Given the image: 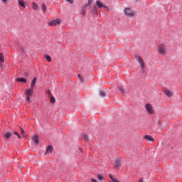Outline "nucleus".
Listing matches in <instances>:
<instances>
[{
    "mask_svg": "<svg viewBox=\"0 0 182 182\" xmlns=\"http://www.w3.org/2000/svg\"><path fill=\"white\" fill-rule=\"evenodd\" d=\"M32 9H34L35 11H39V6L38 4L35 2H33V6Z\"/></svg>",
    "mask_w": 182,
    "mask_h": 182,
    "instance_id": "obj_16",
    "label": "nucleus"
},
{
    "mask_svg": "<svg viewBox=\"0 0 182 182\" xmlns=\"http://www.w3.org/2000/svg\"><path fill=\"white\" fill-rule=\"evenodd\" d=\"M11 136H12V132H7L6 134H4V137L6 139H10Z\"/></svg>",
    "mask_w": 182,
    "mask_h": 182,
    "instance_id": "obj_17",
    "label": "nucleus"
},
{
    "mask_svg": "<svg viewBox=\"0 0 182 182\" xmlns=\"http://www.w3.org/2000/svg\"><path fill=\"white\" fill-rule=\"evenodd\" d=\"M85 9H83V6H82V10H81L82 14H85Z\"/></svg>",
    "mask_w": 182,
    "mask_h": 182,
    "instance_id": "obj_31",
    "label": "nucleus"
},
{
    "mask_svg": "<svg viewBox=\"0 0 182 182\" xmlns=\"http://www.w3.org/2000/svg\"><path fill=\"white\" fill-rule=\"evenodd\" d=\"M60 23V19L57 18L55 20H53L52 21H50L48 24L50 26H56V25H59Z\"/></svg>",
    "mask_w": 182,
    "mask_h": 182,
    "instance_id": "obj_7",
    "label": "nucleus"
},
{
    "mask_svg": "<svg viewBox=\"0 0 182 182\" xmlns=\"http://www.w3.org/2000/svg\"><path fill=\"white\" fill-rule=\"evenodd\" d=\"M99 95L101 97H105V96H106V92H105V91L100 90L99 92Z\"/></svg>",
    "mask_w": 182,
    "mask_h": 182,
    "instance_id": "obj_21",
    "label": "nucleus"
},
{
    "mask_svg": "<svg viewBox=\"0 0 182 182\" xmlns=\"http://www.w3.org/2000/svg\"><path fill=\"white\" fill-rule=\"evenodd\" d=\"M78 77H79L80 82H82V83H83V82H84L83 77L80 75H78Z\"/></svg>",
    "mask_w": 182,
    "mask_h": 182,
    "instance_id": "obj_27",
    "label": "nucleus"
},
{
    "mask_svg": "<svg viewBox=\"0 0 182 182\" xmlns=\"http://www.w3.org/2000/svg\"><path fill=\"white\" fill-rule=\"evenodd\" d=\"M124 14L126 16H129V18H134V16L137 15V13L132 10V8L130 7H126L124 9Z\"/></svg>",
    "mask_w": 182,
    "mask_h": 182,
    "instance_id": "obj_1",
    "label": "nucleus"
},
{
    "mask_svg": "<svg viewBox=\"0 0 182 182\" xmlns=\"http://www.w3.org/2000/svg\"><path fill=\"white\" fill-rule=\"evenodd\" d=\"M120 163H122V159L118 158L114 161V166L115 167H120Z\"/></svg>",
    "mask_w": 182,
    "mask_h": 182,
    "instance_id": "obj_10",
    "label": "nucleus"
},
{
    "mask_svg": "<svg viewBox=\"0 0 182 182\" xmlns=\"http://www.w3.org/2000/svg\"><path fill=\"white\" fill-rule=\"evenodd\" d=\"M79 150H80V151H82V148H79Z\"/></svg>",
    "mask_w": 182,
    "mask_h": 182,
    "instance_id": "obj_36",
    "label": "nucleus"
},
{
    "mask_svg": "<svg viewBox=\"0 0 182 182\" xmlns=\"http://www.w3.org/2000/svg\"><path fill=\"white\" fill-rule=\"evenodd\" d=\"M96 5L97 8H104V9H109V6H106L105 4L102 3L100 1H96Z\"/></svg>",
    "mask_w": 182,
    "mask_h": 182,
    "instance_id": "obj_6",
    "label": "nucleus"
},
{
    "mask_svg": "<svg viewBox=\"0 0 182 182\" xmlns=\"http://www.w3.org/2000/svg\"><path fill=\"white\" fill-rule=\"evenodd\" d=\"M23 137H26V135L25 134H22Z\"/></svg>",
    "mask_w": 182,
    "mask_h": 182,
    "instance_id": "obj_34",
    "label": "nucleus"
},
{
    "mask_svg": "<svg viewBox=\"0 0 182 182\" xmlns=\"http://www.w3.org/2000/svg\"><path fill=\"white\" fill-rule=\"evenodd\" d=\"M33 93V88H26L24 91V94L26 95V100L28 103L31 102V96Z\"/></svg>",
    "mask_w": 182,
    "mask_h": 182,
    "instance_id": "obj_2",
    "label": "nucleus"
},
{
    "mask_svg": "<svg viewBox=\"0 0 182 182\" xmlns=\"http://www.w3.org/2000/svg\"><path fill=\"white\" fill-rule=\"evenodd\" d=\"M0 60L1 61V62H4V56H2L1 55H0Z\"/></svg>",
    "mask_w": 182,
    "mask_h": 182,
    "instance_id": "obj_30",
    "label": "nucleus"
},
{
    "mask_svg": "<svg viewBox=\"0 0 182 182\" xmlns=\"http://www.w3.org/2000/svg\"><path fill=\"white\" fill-rule=\"evenodd\" d=\"M53 151V147L52 146H48L46 149V153H52Z\"/></svg>",
    "mask_w": 182,
    "mask_h": 182,
    "instance_id": "obj_18",
    "label": "nucleus"
},
{
    "mask_svg": "<svg viewBox=\"0 0 182 182\" xmlns=\"http://www.w3.org/2000/svg\"><path fill=\"white\" fill-rule=\"evenodd\" d=\"M139 182H143V179L139 180Z\"/></svg>",
    "mask_w": 182,
    "mask_h": 182,
    "instance_id": "obj_35",
    "label": "nucleus"
},
{
    "mask_svg": "<svg viewBox=\"0 0 182 182\" xmlns=\"http://www.w3.org/2000/svg\"><path fill=\"white\" fill-rule=\"evenodd\" d=\"M35 85H36V77L33 78V80L31 83V87L33 89L35 87Z\"/></svg>",
    "mask_w": 182,
    "mask_h": 182,
    "instance_id": "obj_13",
    "label": "nucleus"
},
{
    "mask_svg": "<svg viewBox=\"0 0 182 182\" xmlns=\"http://www.w3.org/2000/svg\"><path fill=\"white\" fill-rule=\"evenodd\" d=\"M82 137L85 141H87V140H89V136H87V135L85 134H82Z\"/></svg>",
    "mask_w": 182,
    "mask_h": 182,
    "instance_id": "obj_22",
    "label": "nucleus"
},
{
    "mask_svg": "<svg viewBox=\"0 0 182 182\" xmlns=\"http://www.w3.org/2000/svg\"><path fill=\"white\" fill-rule=\"evenodd\" d=\"M14 134H15V136H17L18 139H21V135H19V134L17 132H14Z\"/></svg>",
    "mask_w": 182,
    "mask_h": 182,
    "instance_id": "obj_26",
    "label": "nucleus"
},
{
    "mask_svg": "<svg viewBox=\"0 0 182 182\" xmlns=\"http://www.w3.org/2000/svg\"><path fill=\"white\" fill-rule=\"evenodd\" d=\"M2 1V2H7L8 1V0H1Z\"/></svg>",
    "mask_w": 182,
    "mask_h": 182,
    "instance_id": "obj_33",
    "label": "nucleus"
},
{
    "mask_svg": "<svg viewBox=\"0 0 182 182\" xmlns=\"http://www.w3.org/2000/svg\"><path fill=\"white\" fill-rule=\"evenodd\" d=\"M55 102H56V100L55 99V97H50V103H55Z\"/></svg>",
    "mask_w": 182,
    "mask_h": 182,
    "instance_id": "obj_25",
    "label": "nucleus"
},
{
    "mask_svg": "<svg viewBox=\"0 0 182 182\" xmlns=\"http://www.w3.org/2000/svg\"><path fill=\"white\" fill-rule=\"evenodd\" d=\"M145 109L148 114H154V108H153V106L151 104H146L145 105Z\"/></svg>",
    "mask_w": 182,
    "mask_h": 182,
    "instance_id": "obj_4",
    "label": "nucleus"
},
{
    "mask_svg": "<svg viewBox=\"0 0 182 182\" xmlns=\"http://www.w3.org/2000/svg\"><path fill=\"white\" fill-rule=\"evenodd\" d=\"M92 2H93V0H88V2L87 4L82 5V9H86L87 6H90Z\"/></svg>",
    "mask_w": 182,
    "mask_h": 182,
    "instance_id": "obj_12",
    "label": "nucleus"
},
{
    "mask_svg": "<svg viewBox=\"0 0 182 182\" xmlns=\"http://www.w3.org/2000/svg\"><path fill=\"white\" fill-rule=\"evenodd\" d=\"M41 11H43V13L46 12V9H47L46 4L45 3H42L41 4Z\"/></svg>",
    "mask_w": 182,
    "mask_h": 182,
    "instance_id": "obj_14",
    "label": "nucleus"
},
{
    "mask_svg": "<svg viewBox=\"0 0 182 182\" xmlns=\"http://www.w3.org/2000/svg\"><path fill=\"white\" fill-rule=\"evenodd\" d=\"M158 52L159 55H166L167 53V48L166 45L161 44L159 46H158Z\"/></svg>",
    "mask_w": 182,
    "mask_h": 182,
    "instance_id": "obj_3",
    "label": "nucleus"
},
{
    "mask_svg": "<svg viewBox=\"0 0 182 182\" xmlns=\"http://www.w3.org/2000/svg\"><path fill=\"white\" fill-rule=\"evenodd\" d=\"M17 82H20L21 83H26V79L23 77H18L16 79Z\"/></svg>",
    "mask_w": 182,
    "mask_h": 182,
    "instance_id": "obj_15",
    "label": "nucleus"
},
{
    "mask_svg": "<svg viewBox=\"0 0 182 182\" xmlns=\"http://www.w3.org/2000/svg\"><path fill=\"white\" fill-rule=\"evenodd\" d=\"M20 130L21 132V134H25V131H23V128H20Z\"/></svg>",
    "mask_w": 182,
    "mask_h": 182,
    "instance_id": "obj_29",
    "label": "nucleus"
},
{
    "mask_svg": "<svg viewBox=\"0 0 182 182\" xmlns=\"http://www.w3.org/2000/svg\"><path fill=\"white\" fill-rule=\"evenodd\" d=\"M31 139L34 142V144H36V146H38V144H39V136H38V134L33 136Z\"/></svg>",
    "mask_w": 182,
    "mask_h": 182,
    "instance_id": "obj_9",
    "label": "nucleus"
},
{
    "mask_svg": "<svg viewBox=\"0 0 182 182\" xmlns=\"http://www.w3.org/2000/svg\"><path fill=\"white\" fill-rule=\"evenodd\" d=\"M91 182H98V181L95 178H91Z\"/></svg>",
    "mask_w": 182,
    "mask_h": 182,
    "instance_id": "obj_32",
    "label": "nucleus"
},
{
    "mask_svg": "<svg viewBox=\"0 0 182 182\" xmlns=\"http://www.w3.org/2000/svg\"><path fill=\"white\" fill-rule=\"evenodd\" d=\"M144 139H145V140H147L148 141H154V138H153V136L150 135H145L144 136Z\"/></svg>",
    "mask_w": 182,
    "mask_h": 182,
    "instance_id": "obj_11",
    "label": "nucleus"
},
{
    "mask_svg": "<svg viewBox=\"0 0 182 182\" xmlns=\"http://www.w3.org/2000/svg\"><path fill=\"white\" fill-rule=\"evenodd\" d=\"M18 2L20 6H22L23 8H26L25 2H23V0H18Z\"/></svg>",
    "mask_w": 182,
    "mask_h": 182,
    "instance_id": "obj_19",
    "label": "nucleus"
},
{
    "mask_svg": "<svg viewBox=\"0 0 182 182\" xmlns=\"http://www.w3.org/2000/svg\"><path fill=\"white\" fill-rule=\"evenodd\" d=\"M45 58H46L47 62H52V58H50V56L46 55Z\"/></svg>",
    "mask_w": 182,
    "mask_h": 182,
    "instance_id": "obj_24",
    "label": "nucleus"
},
{
    "mask_svg": "<svg viewBox=\"0 0 182 182\" xmlns=\"http://www.w3.org/2000/svg\"><path fill=\"white\" fill-rule=\"evenodd\" d=\"M164 95H166V96H167L168 97H171L174 94L173 93V92L170 91L168 89L165 88L164 90Z\"/></svg>",
    "mask_w": 182,
    "mask_h": 182,
    "instance_id": "obj_8",
    "label": "nucleus"
},
{
    "mask_svg": "<svg viewBox=\"0 0 182 182\" xmlns=\"http://www.w3.org/2000/svg\"><path fill=\"white\" fill-rule=\"evenodd\" d=\"M136 1H139V0H136Z\"/></svg>",
    "mask_w": 182,
    "mask_h": 182,
    "instance_id": "obj_37",
    "label": "nucleus"
},
{
    "mask_svg": "<svg viewBox=\"0 0 182 182\" xmlns=\"http://www.w3.org/2000/svg\"><path fill=\"white\" fill-rule=\"evenodd\" d=\"M97 180H99V181H102V180H103V176L98 174L97 176Z\"/></svg>",
    "mask_w": 182,
    "mask_h": 182,
    "instance_id": "obj_23",
    "label": "nucleus"
},
{
    "mask_svg": "<svg viewBox=\"0 0 182 182\" xmlns=\"http://www.w3.org/2000/svg\"><path fill=\"white\" fill-rule=\"evenodd\" d=\"M136 60L137 62L139 63L141 70H144L145 64H144V61L143 60V59H141V57H140V56H136Z\"/></svg>",
    "mask_w": 182,
    "mask_h": 182,
    "instance_id": "obj_5",
    "label": "nucleus"
},
{
    "mask_svg": "<svg viewBox=\"0 0 182 182\" xmlns=\"http://www.w3.org/2000/svg\"><path fill=\"white\" fill-rule=\"evenodd\" d=\"M118 89L120 95L124 94V88L123 87H119Z\"/></svg>",
    "mask_w": 182,
    "mask_h": 182,
    "instance_id": "obj_20",
    "label": "nucleus"
},
{
    "mask_svg": "<svg viewBox=\"0 0 182 182\" xmlns=\"http://www.w3.org/2000/svg\"><path fill=\"white\" fill-rule=\"evenodd\" d=\"M67 2H69V4H74V1L73 0H65Z\"/></svg>",
    "mask_w": 182,
    "mask_h": 182,
    "instance_id": "obj_28",
    "label": "nucleus"
}]
</instances>
